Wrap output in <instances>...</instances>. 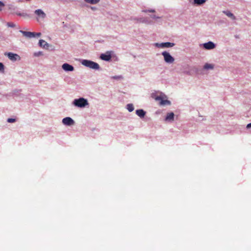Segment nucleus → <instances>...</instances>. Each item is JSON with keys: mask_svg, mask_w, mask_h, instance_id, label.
<instances>
[{"mask_svg": "<svg viewBox=\"0 0 251 251\" xmlns=\"http://www.w3.org/2000/svg\"><path fill=\"white\" fill-rule=\"evenodd\" d=\"M214 68V66L212 64L206 63L204 66L203 68L204 69L207 70V69H213Z\"/></svg>", "mask_w": 251, "mask_h": 251, "instance_id": "17", "label": "nucleus"}, {"mask_svg": "<svg viewBox=\"0 0 251 251\" xmlns=\"http://www.w3.org/2000/svg\"><path fill=\"white\" fill-rule=\"evenodd\" d=\"M100 0H84V1L87 3H89L92 4L98 3Z\"/></svg>", "mask_w": 251, "mask_h": 251, "instance_id": "18", "label": "nucleus"}, {"mask_svg": "<svg viewBox=\"0 0 251 251\" xmlns=\"http://www.w3.org/2000/svg\"><path fill=\"white\" fill-rule=\"evenodd\" d=\"M6 54L9 59L13 61H15L17 60H20L21 59L20 56L17 54L13 53L12 52H8Z\"/></svg>", "mask_w": 251, "mask_h": 251, "instance_id": "5", "label": "nucleus"}, {"mask_svg": "<svg viewBox=\"0 0 251 251\" xmlns=\"http://www.w3.org/2000/svg\"><path fill=\"white\" fill-rule=\"evenodd\" d=\"M100 58L105 61H109L111 58V55L110 53L107 52L106 54H101Z\"/></svg>", "mask_w": 251, "mask_h": 251, "instance_id": "10", "label": "nucleus"}, {"mask_svg": "<svg viewBox=\"0 0 251 251\" xmlns=\"http://www.w3.org/2000/svg\"><path fill=\"white\" fill-rule=\"evenodd\" d=\"M121 77H122L121 76H115L113 77V78L114 79H118V78H120Z\"/></svg>", "mask_w": 251, "mask_h": 251, "instance_id": "27", "label": "nucleus"}, {"mask_svg": "<svg viewBox=\"0 0 251 251\" xmlns=\"http://www.w3.org/2000/svg\"><path fill=\"white\" fill-rule=\"evenodd\" d=\"M39 44V46L41 47H42L43 48H44V49H48L49 46V44L47 43V42H46L45 41H44L43 40H40Z\"/></svg>", "mask_w": 251, "mask_h": 251, "instance_id": "11", "label": "nucleus"}, {"mask_svg": "<svg viewBox=\"0 0 251 251\" xmlns=\"http://www.w3.org/2000/svg\"><path fill=\"white\" fill-rule=\"evenodd\" d=\"M136 113L140 118H144L146 112L142 109H138L136 111Z\"/></svg>", "mask_w": 251, "mask_h": 251, "instance_id": "12", "label": "nucleus"}, {"mask_svg": "<svg viewBox=\"0 0 251 251\" xmlns=\"http://www.w3.org/2000/svg\"><path fill=\"white\" fill-rule=\"evenodd\" d=\"M163 43L159 44V43H155V46L158 48H164V46H163Z\"/></svg>", "mask_w": 251, "mask_h": 251, "instance_id": "24", "label": "nucleus"}, {"mask_svg": "<svg viewBox=\"0 0 251 251\" xmlns=\"http://www.w3.org/2000/svg\"><path fill=\"white\" fill-rule=\"evenodd\" d=\"M4 70V67L2 63H0V71L3 72Z\"/></svg>", "mask_w": 251, "mask_h": 251, "instance_id": "21", "label": "nucleus"}, {"mask_svg": "<svg viewBox=\"0 0 251 251\" xmlns=\"http://www.w3.org/2000/svg\"><path fill=\"white\" fill-rule=\"evenodd\" d=\"M83 65L91 69L98 70L100 68L99 65L96 62L88 60H83L81 62Z\"/></svg>", "mask_w": 251, "mask_h": 251, "instance_id": "1", "label": "nucleus"}, {"mask_svg": "<svg viewBox=\"0 0 251 251\" xmlns=\"http://www.w3.org/2000/svg\"><path fill=\"white\" fill-rule=\"evenodd\" d=\"M205 2V0H194V3L197 4L201 5Z\"/></svg>", "mask_w": 251, "mask_h": 251, "instance_id": "20", "label": "nucleus"}, {"mask_svg": "<svg viewBox=\"0 0 251 251\" xmlns=\"http://www.w3.org/2000/svg\"><path fill=\"white\" fill-rule=\"evenodd\" d=\"M174 117V114L173 112L169 113L167 114L166 117V120H173Z\"/></svg>", "mask_w": 251, "mask_h": 251, "instance_id": "15", "label": "nucleus"}, {"mask_svg": "<svg viewBox=\"0 0 251 251\" xmlns=\"http://www.w3.org/2000/svg\"><path fill=\"white\" fill-rule=\"evenodd\" d=\"M203 47L207 50H211L215 47V44L212 42H208L203 44Z\"/></svg>", "mask_w": 251, "mask_h": 251, "instance_id": "9", "label": "nucleus"}, {"mask_svg": "<svg viewBox=\"0 0 251 251\" xmlns=\"http://www.w3.org/2000/svg\"><path fill=\"white\" fill-rule=\"evenodd\" d=\"M163 46H164V48H171L175 46V44L173 43H170V42H165L163 43Z\"/></svg>", "mask_w": 251, "mask_h": 251, "instance_id": "14", "label": "nucleus"}, {"mask_svg": "<svg viewBox=\"0 0 251 251\" xmlns=\"http://www.w3.org/2000/svg\"><path fill=\"white\" fill-rule=\"evenodd\" d=\"M4 6V3L0 1V11L1 10L2 7Z\"/></svg>", "mask_w": 251, "mask_h": 251, "instance_id": "26", "label": "nucleus"}, {"mask_svg": "<svg viewBox=\"0 0 251 251\" xmlns=\"http://www.w3.org/2000/svg\"><path fill=\"white\" fill-rule=\"evenodd\" d=\"M155 100L156 101H158L159 104L161 105H170L171 104V102L169 100H164L161 96L156 97L155 98Z\"/></svg>", "mask_w": 251, "mask_h": 251, "instance_id": "4", "label": "nucleus"}, {"mask_svg": "<svg viewBox=\"0 0 251 251\" xmlns=\"http://www.w3.org/2000/svg\"><path fill=\"white\" fill-rule=\"evenodd\" d=\"M41 35L40 32L35 33V36H40Z\"/></svg>", "mask_w": 251, "mask_h": 251, "instance_id": "30", "label": "nucleus"}, {"mask_svg": "<svg viewBox=\"0 0 251 251\" xmlns=\"http://www.w3.org/2000/svg\"><path fill=\"white\" fill-rule=\"evenodd\" d=\"M62 67V69L66 71H73L74 70V68L73 66L67 63L63 64Z\"/></svg>", "mask_w": 251, "mask_h": 251, "instance_id": "8", "label": "nucleus"}, {"mask_svg": "<svg viewBox=\"0 0 251 251\" xmlns=\"http://www.w3.org/2000/svg\"><path fill=\"white\" fill-rule=\"evenodd\" d=\"M16 14L20 16H26V14L25 13H16Z\"/></svg>", "mask_w": 251, "mask_h": 251, "instance_id": "25", "label": "nucleus"}, {"mask_svg": "<svg viewBox=\"0 0 251 251\" xmlns=\"http://www.w3.org/2000/svg\"><path fill=\"white\" fill-rule=\"evenodd\" d=\"M16 121V120L15 119H13V118H8L7 119V122L8 123H14Z\"/></svg>", "mask_w": 251, "mask_h": 251, "instance_id": "23", "label": "nucleus"}, {"mask_svg": "<svg viewBox=\"0 0 251 251\" xmlns=\"http://www.w3.org/2000/svg\"><path fill=\"white\" fill-rule=\"evenodd\" d=\"M247 128H251V123H250V124L247 125Z\"/></svg>", "mask_w": 251, "mask_h": 251, "instance_id": "29", "label": "nucleus"}, {"mask_svg": "<svg viewBox=\"0 0 251 251\" xmlns=\"http://www.w3.org/2000/svg\"><path fill=\"white\" fill-rule=\"evenodd\" d=\"M35 13L38 16H41L42 18H45L46 16L45 13L41 9H37L35 10Z\"/></svg>", "mask_w": 251, "mask_h": 251, "instance_id": "13", "label": "nucleus"}, {"mask_svg": "<svg viewBox=\"0 0 251 251\" xmlns=\"http://www.w3.org/2000/svg\"><path fill=\"white\" fill-rule=\"evenodd\" d=\"M73 103L75 106L79 107H84L88 105L87 100L82 98H79L78 99H75L73 102Z\"/></svg>", "mask_w": 251, "mask_h": 251, "instance_id": "2", "label": "nucleus"}, {"mask_svg": "<svg viewBox=\"0 0 251 251\" xmlns=\"http://www.w3.org/2000/svg\"><path fill=\"white\" fill-rule=\"evenodd\" d=\"M91 8L93 10L96 9V8L95 7H91Z\"/></svg>", "mask_w": 251, "mask_h": 251, "instance_id": "31", "label": "nucleus"}, {"mask_svg": "<svg viewBox=\"0 0 251 251\" xmlns=\"http://www.w3.org/2000/svg\"><path fill=\"white\" fill-rule=\"evenodd\" d=\"M126 108H127V109L129 112H132L134 110L133 105L132 104H131V103H129V104H127Z\"/></svg>", "mask_w": 251, "mask_h": 251, "instance_id": "19", "label": "nucleus"}, {"mask_svg": "<svg viewBox=\"0 0 251 251\" xmlns=\"http://www.w3.org/2000/svg\"><path fill=\"white\" fill-rule=\"evenodd\" d=\"M20 32H21L23 34V35L26 38H31L35 37V32L25 31L23 30H20Z\"/></svg>", "mask_w": 251, "mask_h": 251, "instance_id": "7", "label": "nucleus"}, {"mask_svg": "<svg viewBox=\"0 0 251 251\" xmlns=\"http://www.w3.org/2000/svg\"><path fill=\"white\" fill-rule=\"evenodd\" d=\"M224 13L228 17H230L233 20L235 19V17L229 11H224Z\"/></svg>", "mask_w": 251, "mask_h": 251, "instance_id": "16", "label": "nucleus"}, {"mask_svg": "<svg viewBox=\"0 0 251 251\" xmlns=\"http://www.w3.org/2000/svg\"><path fill=\"white\" fill-rule=\"evenodd\" d=\"M144 12H154L155 11L154 10H149L148 11H144Z\"/></svg>", "mask_w": 251, "mask_h": 251, "instance_id": "28", "label": "nucleus"}, {"mask_svg": "<svg viewBox=\"0 0 251 251\" xmlns=\"http://www.w3.org/2000/svg\"><path fill=\"white\" fill-rule=\"evenodd\" d=\"M162 55L164 56V60L166 62L168 63H172L174 62V58L167 51H164L162 53Z\"/></svg>", "mask_w": 251, "mask_h": 251, "instance_id": "3", "label": "nucleus"}, {"mask_svg": "<svg viewBox=\"0 0 251 251\" xmlns=\"http://www.w3.org/2000/svg\"><path fill=\"white\" fill-rule=\"evenodd\" d=\"M7 25L9 27H14L15 25L13 23H7Z\"/></svg>", "mask_w": 251, "mask_h": 251, "instance_id": "22", "label": "nucleus"}, {"mask_svg": "<svg viewBox=\"0 0 251 251\" xmlns=\"http://www.w3.org/2000/svg\"><path fill=\"white\" fill-rule=\"evenodd\" d=\"M62 123L66 126H72L74 125V121L70 117H66L62 120Z\"/></svg>", "mask_w": 251, "mask_h": 251, "instance_id": "6", "label": "nucleus"}]
</instances>
